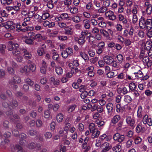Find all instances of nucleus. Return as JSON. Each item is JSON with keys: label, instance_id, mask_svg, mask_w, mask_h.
<instances>
[{"label": "nucleus", "instance_id": "obj_1", "mask_svg": "<svg viewBox=\"0 0 152 152\" xmlns=\"http://www.w3.org/2000/svg\"><path fill=\"white\" fill-rule=\"evenodd\" d=\"M139 26L141 29H150L152 28V19L145 20L144 17H141L139 20Z\"/></svg>", "mask_w": 152, "mask_h": 152}, {"label": "nucleus", "instance_id": "obj_2", "mask_svg": "<svg viewBox=\"0 0 152 152\" xmlns=\"http://www.w3.org/2000/svg\"><path fill=\"white\" fill-rule=\"evenodd\" d=\"M58 16L54 18L55 21L58 22L64 20H70L68 14L66 13H62L59 14Z\"/></svg>", "mask_w": 152, "mask_h": 152}, {"label": "nucleus", "instance_id": "obj_3", "mask_svg": "<svg viewBox=\"0 0 152 152\" xmlns=\"http://www.w3.org/2000/svg\"><path fill=\"white\" fill-rule=\"evenodd\" d=\"M104 15L106 18L109 20L114 21L116 19V15L114 14V12L111 10H109L105 12Z\"/></svg>", "mask_w": 152, "mask_h": 152}, {"label": "nucleus", "instance_id": "obj_4", "mask_svg": "<svg viewBox=\"0 0 152 152\" xmlns=\"http://www.w3.org/2000/svg\"><path fill=\"white\" fill-rule=\"evenodd\" d=\"M119 20L121 22L124 26L127 28L129 27V24L126 17L122 14H119L118 15Z\"/></svg>", "mask_w": 152, "mask_h": 152}, {"label": "nucleus", "instance_id": "obj_5", "mask_svg": "<svg viewBox=\"0 0 152 152\" xmlns=\"http://www.w3.org/2000/svg\"><path fill=\"white\" fill-rule=\"evenodd\" d=\"M142 121L144 125L147 124L149 126H152V119L147 114H145L144 115Z\"/></svg>", "mask_w": 152, "mask_h": 152}, {"label": "nucleus", "instance_id": "obj_6", "mask_svg": "<svg viewBox=\"0 0 152 152\" xmlns=\"http://www.w3.org/2000/svg\"><path fill=\"white\" fill-rule=\"evenodd\" d=\"M137 8L138 7L137 6H134L133 7L132 10V12L133 14L132 22L134 24H135L138 20V18L136 15V14L137 12Z\"/></svg>", "mask_w": 152, "mask_h": 152}, {"label": "nucleus", "instance_id": "obj_7", "mask_svg": "<svg viewBox=\"0 0 152 152\" xmlns=\"http://www.w3.org/2000/svg\"><path fill=\"white\" fill-rule=\"evenodd\" d=\"M126 121L128 126L131 127L132 128H134L135 121L133 118L130 116H127L126 117Z\"/></svg>", "mask_w": 152, "mask_h": 152}, {"label": "nucleus", "instance_id": "obj_8", "mask_svg": "<svg viewBox=\"0 0 152 152\" xmlns=\"http://www.w3.org/2000/svg\"><path fill=\"white\" fill-rule=\"evenodd\" d=\"M114 140L119 142H122L125 139L124 135L121 134L119 133H116L113 136Z\"/></svg>", "mask_w": 152, "mask_h": 152}, {"label": "nucleus", "instance_id": "obj_9", "mask_svg": "<svg viewBox=\"0 0 152 152\" xmlns=\"http://www.w3.org/2000/svg\"><path fill=\"white\" fill-rule=\"evenodd\" d=\"M112 145L109 143L105 142L102 145L101 152H107L112 148Z\"/></svg>", "mask_w": 152, "mask_h": 152}, {"label": "nucleus", "instance_id": "obj_10", "mask_svg": "<svg viewBox=\"0 0 152 152\" xmlns=\"http://www.w3.org/2000/svg\"><path fill=\"white\" fill-rule=\"evenodd\" d=\"M49 82L51 87L54 88L58 86L60 83V80L57 79H56L53 77H51L49 79Z\"/></svg>", "mask_w": 152, "mask_h": 152}, {"label": "nucleus", "instance_id": "obj_11", "mask_svg": "<svg viewBox=\"0 0 152 152\" xmlns=\"http://www.w3.org/2000/svg\"><path fill=\"white\" fill-rule=\"evenodd\" d=\"M2 105L4 107H7L8 106L10 109H12L14 108L15 107H17L18 105V103L16 101L13 100L12 103H10V104H8L7 102H4L3 103Z\"/></svg>", "mask_w": 152, "mask_h": 152}, {"label": "nucleus", "instance_id": "obj_12", "mask_svg": "<svg viewBox=\"0 0 152 152\" xmlns=\"http://www.w3.org/2000/svg\"><path fill=\"white\" fill-rule=\"evenodd\" d=\"M71 124L70 123L65 121L64 122V130L66 132L63 135V137L64 138L66 139L67 138V136L68 134V131L70 127Z\"/></svg>", "mask_w": 152, "mask_h": 152}, {"label": "nucleus", "instance_id": "obj_13", "mask_svg": "<svg viewBox=\"0 0 152 152\" xmlns=\"http://www.w3.org/2000/svg\"><path fill=\"white\" fill-rule=\"evenodd\" d=\"M20 78L17 76H15L13 79L9 81V84L10 86H12V84H18L21 82Z\"/></svg>", "mask_w": 152, "mask_h": 152}, {"label": "nucleus", "instance_id": "obj_14", "mask_svg": "<svg viewBox=\"0 0 152 152\" xmlns=\"http://www.w3.org/2000/svg\"><path fill=\"white\" fill-rule=\"evenodd\" d=\"M77 108V105L75 104L69 105L67 108V112L69 114H72L75 111Z\"/></svg>", "mask_w": 152, "mask_h": 152}, {"label": "nucleus", "instance_id": "obj_15", "mask_svg": "<svg viewBox=\"0 0 152 152\" xmlns=\"http://www.w3.org/2000/svg\"><path fill=\"white\" fill-rule=\"evenodd\" d=\"M15 23L11 21L7 22L5 25V27L7 29H14L15 28Z\"/></svg>", "mask_w": 152, "mask_h": 152}, {"label": "nucleus", "instance_id": "obj_16", "mask_svg": "<svg viewBox=\"0 0 152 152\" xmlns=\"http://www.w3.org/2000/svg\"><path fill=\"white\" fill-rule=\"evenodd\" d=\"M145 131V128L142 126V124L140 123L137 125L135 128V131L137 133H143Z\"/></svg>", "mask_w": 152, "mask_h": 152}, {"label": "nucleus", "instance_id": "obj_17", "mask_svg": "<svg viewBox=\"0 0 152 152\" xmlns=\"http://www.w3.org/2000/svg\"><path fill=\"white\" fill-rule=\"evenodd\" d=\"M20 72L27 75L30 73L29 69L27 65H25L23 67H22L20 70Z\"/></svg>", "mask_w": 152, "mask_h": 152}, {"label": "nucleus", "instance_id": "obj_18", "mask_svg": "<svg viewBox=\"0 0 152 152\" xmlns=\"http://www.w3.org/2000/svg\"><path fill=\"white\" fill-rule=\"evenodd\" d=\"M8 50L9 51L13 50L14 48L15 47H17L19 46L16 43H14L12 41H10L8 43Z\"/></svg>", "mask_w": 152, "mask_h": 152}, {"label": "nucleus", "instance_id": "obj_19", "mask_svg": "<svg viewBox=\"0 0 152 152\" xmlns=\"http://www.w3.org/2000/svg\"><path fill=\"white\" fill-rule=\"evenodd\" d=\"M142 61L145 65H147L148 67L151 66L152 64L151 61L147 56L144 57L142 59Z\"/></svg>", "mask_w": 152, "mask_h": 152}, {"label": "nucleus", "instance_id": "obj_20", "mask_svg": "<svg viewBox=\"0 0 152 152\" xmlns=\"http://www.w3.org/2000/svg\"><path fill=\"white\" fill-rule=\"evenodd\" d=\"M105 44L104 42H102L98 44V49L96 50V53L98 54H100L103 51V49L104 46Z\"/></svg>", "mask_w": 152, "mask_h": 152}, {"label": "nucleus", "instance_id": "obj_21", "mask_svg": "<svg viewBox=\"0 0 152 152\" xmlns=\"http://www.w3.org/2000/svg\"><path fill=\"white\" fill-rule=\"evenodd\" d=\"M144 115V112L142 111V108L141 106H139L137 111V116L139 118H141Z\"/></svg>", "mask_w": 152, "mask_h": 152}, {"label": "nucleus", "instance_id": "obj_22", "mask_svg": "<svg viewBox=\"0 0 152 152\" xmlns=\"http://www.w3.org/2000/svg\"><path fill=\"white\" fill-rule=\"evenodd\" d=\"M47 67V65L46 64V62L43 61L42 66L40 68V71L42 73L45 74L46 72V68Z\"/></svg>", "mask_w": 152, "mask_h": 152}, {"label": "nucleus", "instance_id": "obj_23", "mask_svg": "<svg viewBox=\"0 0 152 152\" xmlns=\"http://www.w3.org/2000/svg\"><path fill=\"white\" fill-rule=\"evenodd\" d=\"M36 146L38 148L37 149L39 150L41 148V146L39 145H36L33 142H31L29 143L28 145H26V146L30 149H33L36 147Z\"/></svg>", "mask_w": 152, "mask_h": 152}, {"label": "nucleus", "instance_id": "obj_24", "mask_svg": "<svg viewBox=\"0 0 152 152\" xmlns=\"http://www.w3.org/2000/svg\"><path fill=\"white\" fill-rule=\"evenodd\" d=\"M23 52L24 53V58L26 59H30L31 57V54L26 49H23L22 50Z\"/></svg>", "mask_w": 152, "mask_h": 152}, {"label": "nucleus", "instance_id": "obj_25", "mask_svg": "<svg viewBox=\"0 0 152 152\" xmlns=\"http://www.w3.org/2000/svg\"><path fill=\"white\" fill-rule=\"evenodd\" d=\"M104 62L106 64L110 65L111 64L113 60L111 56H106L104 57Z\"/></svg>", "mask_w": 152, "mask_h": 152}, {"label": "nucleus", "instance_id": "obj_26", "mask_svg": "<svg viewBox=\"0 0 152 152\" xmlns=\"http://www.w3.org/2000/svg\"><path fill=\"white\" fill-rule=\"evenodd\" d=\"M88 34H89V35L88 36L89 37L88 42L90 44L92 45L93 44L94 46H96V45L95 44L96 43V40L95 37L91 36H90L91 34L90 33H89Z\"/></svg>", "mask_w": 152, "mask_h": 152}, {"label": "nucleus", "instance_id": "obj_27", "mask_svg": "<svg viewBox=\"0 0 152 152\" xmlns=\"http://www.w3.org/2000/svg\"><path fill=\"white\" fill-rule=\"evenodd\" d=\"M133 73L137 79L142 77L143 75L142 72L140 70H137V71L133 70Z\"/></svg>", "mask_w": 152, "mask_h": 152}, {"label": "nucleus", "instance_id": "obj_28", "mask_svg": "<svg viewBox=\"0 0 152 152\" xmlns=\"http://www.w3.org/2000/svg\"><path fill=\"white\" fill-rule=\"evenodd\" d=\"M113 105L111 103H109L106 104V107L107 110V112L108 114L112 112Z\"/></svg>", "mask_w": 152, "mask_h": 152}, {"label": "nucleus", "instance_id": "obj_29", "mask_svg": "<svg viewBox=\"0 0 152 152\" xmlns=\"http://www.w3.org/2000/svg\"><path fill=\"white\" fill-rule=\"evenodd\" d=\"M64 118V115L62 113L58 114L56 116V120L58 123H61L62 122Z\"/></svg>", "mask_w": 152, "mask_h": 152}, {"label": "nucleus", "instance_id": "obj_30", "mask_svg": "<svg viewBox=\"0 0 152 152\" xmlns=\"http://www.w3.org/2000/svg\"><path fill=\"white\" fill-rule=\"evenodd\" d=\"M20 49L18 46L17 47H15L12 50V54L15 56H18L20 54Z\"/></svg>", "mask_w": 152, "mask_h": 152}, {"label": "nucleus", "instance_id": "obj_31", "mask_svg": "<svg viewBox=\"0 0 152 152\" xmlns=\"http://www.w3.org/2000/svg\"><path fill=\"white\" fill-rule=\"evenodd\" d=\"M23 39L24 41L28 44L32 45L34 43L33 39L28 38L26 36L23 37Z\"/></svg>", "mask_w": 152, "mask_h": 152}, {"label": "nucleus", "instance_id": "obj_32", "mask_svg": "<svg viewBox=\"0 0 152 152\" xmlns=\"http://www.w3.org/2000/svg\"><path fill=\"white\" fill-rule=\"evenodd\" d=\"M92 131L90 132L92 133V134L91 135V137L93 138H94L95 137H97L100 134V132L98 131L96 129L93 130Z\"/></svg>", "mask_w": 152, "mask_h": 152}, {"label": "nucleus", "instance_id": "obj_33", "mask_svg": "<svg viewBox=\"0 0 152 152\" xmlns=\"http://www.w3.org/2000/svg\"><path fill=\"white\" fill-rule=\"evenodd\" d=\"M9 142V140L7 139H5L1 142L2 148L4 149L8 145Z\"/></svg>", "mask_w": 152, "mask_h": 152}, {"label": "nucleus", "instance_id": "obj_34", "mask_svg": "<svg viewBox=\"0 0 152 152\" xmlns=\"http://www.w3.org/2000/svg\"><path fill=\"white\" fill-rule=\"evenodd\" d=\"M112 150L113 152H119L121 150V146L117 144L112 148Z\"/></svg>", "mask_w": 152, "mask_h": 152}, {"label": "nucleus", "instance_id": "obj_35", "mask_svg": "<svg viewBox=\"0 0 152 152\" xmlns=\"http://www.w3.org/2000/svg\"><path fill=\"white\" fill-rule=\"evenodd\" d=\"M83 26L86 29H89L90 27V21L87 19L83 21Z\"/></svg>", "mask_w": 152, "mask_h": 152}, {"label": "nucleus", "instance_id": "obj_36", "mask_svg": "<svg viewBox=\"0 0 152 152\" xmlns=\"http://www.w3.org/2000/svg\"><path fill=\"white\" fill-rule=\"evenodd\" d=\"M121 118L119 115H115L113 117L111 120V122L113 124H115L118 122Z\"/></svg>", "mask_w": 152, "mask_h": 152}, {"label": "nucleus", "instance_id": "obj_37", "mask_svg": "<svg viewBox=\"0 0 152 152\" xmlns=\"http://www.w3.org/2000/svg\"><path fill=\"white\" fill-rule=\"evenodd\" d=\"M72 19L74 22L76 23H78L82 20L81 17L78 15L73 16Z\"/></svg>", "mask_w": 152, "mask_h": 152}, {"label": "nucleus", "instance_id": "obj_38", "mask_svg": "<svg viewBox=\"0 0 152 152\" xmlns=\"http://www.w3.org/2000/svg\"><path fill=\"white\" fill-rule=\"evenodd\" d=\"M79 56L85 61L88 59V55L84 52H80L79 53Z\"/></svg>", "mask_w": 152, "mask_h": 152}, {"label": "nucleus", "instance_id": "obj_39", "mask_svg": "<svg viewBox=\"0 0 152 152\" xmlns=\"http://www.w3.org/2000/svg\"><path fill=\"white\" fill-rule=\"evenodd\" d=\"M55 71L58 75H61L63 73V69L60 66H56L55 69Z\"/></svg>", "mask_w": 152, "mask_h": 152}, {"label": "nucleus", "instance_id": "obj_40", "mask_svg": "<svg viewBox=\"0 0 152 152\" xmlns=\"http://www.w3.org/2000/svg\"><path fill=\"white\" fill-rule=\"evenodd\" d=\"M85 37L84 35H82L80 37L78 40V42L80 45H83L85 42Z\"/></svg>", "mask_w": 152, "mask_h": 152}, {"label": "nucleus", "instance_id": "obj_41", "mask_svg": "<svg viewBox=\"0 0 152 152\" xmlns=\"http://www.w3.org/2000/svg\"><path fill=\"white\" fill-rule=\"evenodd\" d=\"M73 31L72 29L69 27H67L64 29V34L66 35H72V34Z\"/></svg>", "mask_w": 152, "mask_h": 152}, {"label": "nucleus", "instance_id": "obj_42", "mask_svg": "<svg viewBox=\"0 0 152 152\" xmlns=\"http://www.w3.org/2000/svg\"><path fill=\"white\" fill-rule=\"evenodd\" d=\"M132 99L131 97L129 95H126L124 96V101L127 103H130Z\"/></svg>", "mask_w": 152, "mask_h": 152}, {"label": "nucleus", "instance_id": "obj_43", "mask_svg": "<svg viewBox=\"0 0 152 152\" xmlns=\"http://www.w3.org/2000/svg\"><path fill=\"white\" fill-rule=\"evenodd\" d=\"M25 83L29 85L30 86H32L34 84V82L29 78H27L25 79Z\"/></svg>", "mask_w": 152, "mask_h": 152}, {"label": "nucleus", "instance_id": "obj_44", "mask_svg": "<svg viewBox=\"0 0 152 152\" xmlns=\"http://www.w3.org/2000/svg\"><path fill=\"white\" fill-rule=\"evenodd\" d=\"M100 32L101 33H102L104 37L106 38L107 39H108L110 37L109 36V34L107 31L105 30H102V31L100 30Z\"/></svg>", "mask_w": 152, "mask_h": 152}, {"label": "nucleus", "instance_id": "obj_45", "mask_svg": "<svg viewBox=\"0 0 152 152\" xmlns=\"http://www.w3.org/2000/svg\"><path fill=\"white\" fill-rule=\"evenodd\" d=\"M152 46V42L151 41H148L146 42L145 48L147 50L151 49Z\"/></svg>", "mask_w": 152, "mask_h": 152}, {"label": "nucleus", "instance_id": "obj_46", "mask_svg": "<svg viewBox=\"0 0 152 152\" xmlns=\"http://www.w3.org/2000/svg\"><path fill=\"white\" fill-rule=\"evenodd\" d=\"M43 39L44 37L40 34L39 33L35 34L34 36L32 37V39L34 40L37 39L39 40L40 39Z\"/></svg>", "mask_w": 152, "mask_h": 152}, {"label": "nucleus", "instance_id": "obj_47", "mask_svg": "<svg viewBox=\"0 0 152 152\" xmlns=\"http://www.w3.org/2000/svg\"><path fill=\"white\" fill-rule=\"evenodd\" d=\"M107 9L106 7L102 6L98 10V11L100 13H103L106 12Z\"/></svg>", "mask_w": 152, "mask_h": 152}, {"label": "nucleus", "instance_id": "obj_48", "mask_svg": "<svg viewBox=\"0 0 152 152\" xmlns=\"http://www.w3.org/2000/svg\"><path fill=\"white\" fill-rule=\"evenodd\" d=\"M116 58L119 62L121 64L122 63L124 60V58L122 55L119 54L117 56Z\"/></svg>", "mask_w": 152, "mask_h": 152}, {"label": "nucleus", "instance_id": "obj_49", "mask_svg": "<svg viewBox=\"0 0 152 152\" xmlns=\"http://www.w3.org/2000/svg\"><path fill=\"white\" fill-rule=\"evenodd\" d=\"M146 8V11L148 15H150L152 12V5L145 7Z\"/></svg>", "mask_w": 152, "mask_h": 152}, {"label": "nucleus", "instance_id": "obj_50", "mask_svg": "<svg viewBox=\"0 0 152 152\" xmlns=\"http://www.w3.org/2000/svg\"><path fill=\"white\" fill-rule=\"evenodd\" d=\"M34 29V28L33 26H27L25 28L22 29L21 31L23 32L33 31Z\"/></svg>", "mask_w": 152, "mask_h": 152}, {"label": "nucleus", "instance_id": "obj_51", "mask_svg": "<svg viewBox=\"0 0 152 152\" xmlns=\"http://www.w3.org/2000/svg\"><path fill=\"white\" fill-rule=\"evenodd\" d=\"M107 77L108 78H112L115 77V73L114 72L110 71L106 73Z\"/></svg>", "mask_w": 152, "mask_h": 152}, {"label": "nucleus", "instance_id": "obj_52", "mask_svg": "<svg viewBox=\"0 0 152 152\" xmlns=\"http://www.w3.org/2000/svg\"><path fill=\"white\" fill-rule=\"evenodd\" d=\"M21 6V3L20 2H17L16 5L13 6V10L17 11H18L20 10V7Z\"/></svg>", "mask_w": 152, "mask_h": 152}, {"label": "nucleus", "instance_id": "obj_53", "mask_svg": "<svg viewBox=\"0 0 152 152\" xmlns=\"http://www.w3.org/2000/svg\"><path fill=\"white\" fill-rule=\"evenodd\" d=\"M95 122L99 127L102 126L104 124V121H101L99 119L96 120Z\"/></svg>", "mask_w": 152, "mask_h": 152}, {"label": "nucleus", "instance_id": "obj_54", "mask_svg": "<svg viewBox=\"0 0 152 152\" xmlns=\"http://www.w3.org/2000/svg\"><path fill=\"white\" fill-rule=\"evenodd\" d=\"M98 25L99 27L104 28L106 27L107 23L104 20L103 21H100L98 23Z\"/></svg>", "mask_w": 152, "mask_h": 152}, {"label": "nucleus", "instance_id": "obj_55", "mask_svg": "<svg viewBox=\"0 0 152 152\" xmlns=\"http://www.w3.org/2000/svg\"><path fill=\"white\" fill-rule=\"evenodd\" d=\"M89 105L91 107V111L92 112L96 110L98 107V105L97 104H94L93 106H92L91 104H89Z\"/></svg>", "mask_w": 152, "mask_h": 152}, {"label": "nucleus", "instance_id": "obj_56", "mask_svg": "<svg viewBox=\"0 0 152 152\" xmlns=\"http://www.w3.org/2000/svg\"><path fill=\"white\" fill-rule=\"evenodd\" d=\"M69 9H70V12L72 14H76L78 12V8L76 7H74L72 8L70 7Z\"/></svg>", "mask_w": 152, "mask_h": 152}, {"label": "nucleus", "instance_id": "obj_57", "mask_svg": "<svg viewBox=\"0 0 152 152\" xmlns=\"http://www.w3.org/2000/svg\"><path fill=\"white\" fill-rule=\"evenodd\" d=\"M66 50L69 56H71L73 54V51L72 48H68L66 49Z\"/></svg>", "mask_w": 152, "mask_h": 152}, {"label": "nucleus", "instance_id": "obj_58", "mask_svg": "<svg viewBox=\"0 0 152 152\" xmlns=\"http://www.w3.org/2000/svg\"><path fill=\"white\" fill-rule=\"evenodd\" d=\"M12 0H1L2 4L8 5L12 3Z\"/></svg>", "mask_w": 152, "mask_h": 152}, {"label": "nucleus", "instance_id": "obj_59", "mask_svg": "<svg viewBox=\"0 0 152 152\" xmlns=\"http://www.w3.org/2000/svg\"><path fill=\"white\" fill-rule=\"evenodd\" d=\"M44 136L45 139L47 140L50 139L52 136L51 133L50 132H47L44 134Z\"/></svg>", "mask_w": 152, "mask_h": 152}, {"label": "nucleus", "instance_id": "obj_60", "mask_svg": "<svg viewBox=\"0 0 152 152\" xmlns=\"http://www.w3.org/2000/svg\"><path fill=\"white\" fill-rule=\"evenodd\" d=\"M136 87L135 84L134 83H131L129 84V87L130 90L132 91L135 89Z\"/></svg>", "mask_w": 152, "mask_h": 152}, {"label": "nucleus", "instance_id": "obj_61", "mask_svg": "<svg viewBox=\"0 0 152 152\" xmlns=\"http://www.w3.org/2000/svg\"><path fill=\"white\" fill-rule=\"evenodd\" d=\"M130 66V64L129 63L125 62L123 65V68L124 70H127Z\"/></svg>", "mask_w": 152, "mask_h": 152}, {"label": "nucleus", "instance_id": "obj_62", "mask_svg": "<svg viewBox=\"0 0 152 152\" xmlns=\"http://www.w3.org/2000/svg\"><path fill=\"white\" fill-rule=\"evenodd\" d=\"M113 67V69H118V68L117 62L113 60V62L111 64Z\"/></svg>", "mask_w": 152, "mask_h": 152}, {"label": "nucleus", "instance_id": "obj_63", "mask_svg": "<svg viewBox=\"0 0 152 152\" xmlns=\"http://www.w3.org/2000/svg\"><path fill=\"white\" fill-rule=\"evenodd\" d=\"M50 16V14L48 12H45L42 14L41 16V18L43 20H45L47 19Z\"/></svg>", "mask_w": 152, "mask_h": 152}, {"label": "nucleus", "instance_id": "obj_64", "mask_svg": "<svg viewBox=\"0 0 152 152\" xmlns=\"http://www.w3.org/2000/svg\"><path fill=\"white\" fill-rule=\"evenodd\" d=\"M93 6L92 3L91 2H89L86 5L85 8L87 10H90L92 8Z\"/></svg>", "mask_w": 152, "mask_h": 152}]
</instances>
